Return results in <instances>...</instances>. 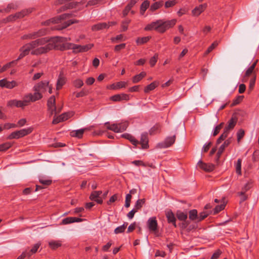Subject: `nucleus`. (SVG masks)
<instances>
[{
	"label": "nucleus",
	"instance_id": "f257e3e1",
	"mask_svg": "<svg viewBox=\"0 0 259 259\" xmlns=\"http://www.w3.org/2000/svg\"><path fill=\"white\" fill-rule=\"evenodd\" d=\"M47 38H41L23 46L19 50L20 54L16 60V62L27 55L31 50V54L35 55L48 52L50 50V48L53 47V46L52 44H47Z\"/></svg>",
	"mask_w": 259,
	"mask_h": 259
},
{
	"label": "nucleus",
	"instance_id": "f03ea898",
	"mask_svg": "<svg viewBox=\"0 0 259 259\" xmlns=\"http://www.w3.org/2000/svg\"><path fill=\"white\" fill-rule=\"evenodd\" d=\"M69 38L67 37H55L50 39L47 38V44H52L53 49H57L60 50H65L67 49H72L74 52L77 53L80 52H85L90 50L93 47V44H89L85 46L77 45L67 42Z\"/></svg>",
	"mask_w": 259,
	"mask_h": 259
},
{
	"label": "nucleus",
	"instance_id": "7ed1b4c3",
	"mask_svg": "<svg viewBox=\"0 0 259 259\" xmlns=\"http://www.w3.org/2000/svg\"><path fill=\"white\" fill-rule=\"evenodd\" d=\"M177 20L172 19L168 21L158 20L148 24L145 28L146 31L155 29L160 33H164L167 29L173 27L176 23Z\"/></svg>",
	"mask_w": 259,
	"mask_h": 259
},
{
	"label": "nucleus",
	"instance_id": "20e7f679",
	"mask_svg": "<svg viewBox=\"0 0 259 259\" xmlns=\"http://www.w3.org/2000/svg\"><path fill=\"white\" fill-rule=\"evenodd\" d=\"M257 61L258 60H256L249 67H248L245 71L242 78L243 82H246L248 79L250 78L249 88L250 90H252L253 89L256 80V71H257V69L255 68V66Z\"/></svg>",
	"mask_w": 259,
	"mask_h": 259
},
{
	"label": "nucleus",
	"instance_id": "39448f33",
	"mask_svg": "<svg viewBox=\"0 0 259 259\" xmlns=\"http://www.w3.org/2000/svg\"><path fill=\"white\" fill-rule=\"evenodd\" d=\"M68 15V14H65L59 16V17L49 20L44 22V25L50 26L51 25V24H60L54 27H52V28L61 30L75 22L72 20H69L67 22L63 21V20H65Z\"/></svg>",
	"mask_w": 259,
	"mask_h": 259
},
{
	"label": "nucleus",
	"instance_id": "423d86ee",
	"mask_svg": "<svg viewBox=\"0 0 259 259\" xmlns=\"http://www.w3.org/2000/svg\"><path fill=\"white\" fill-rule=\"evenodd\" d=\"M105 125L107 129L115 133H122L126 130L128 126V123L126 121H124L119 123L110 124L108 122H107L105 123Z\"/></svg>",
	"mask_w": 259,
	"mask_h": 259
},
{
	"label": "nucleus",
	"instance_id": "0eeeda50",
	"mask_svg": "<svg viewBox=\"0 0 259 259\" xmlns=\"http://www.w3.org/2000/svg\"><path fill=\"white\" fill-rule=\"evenodd\" d=\"M32 132L31 128L26 129H22L20 131H17L11 133V134L8 137L9 139H19L21 137H24Z\"/></svg>",
	"mask_w": 259,
	"mask_h": 259
},
{
	"label": "nucleus",
	"instance_id": "6e6552de",
	"mask_svg": "<svg viewBox=\"0 0 259 259\" xmlns=\"http://www.w3.org/2000/svg\"><path fill=\"white\" fill-rule=\"evenodd\" d=\"M176 137L173 136L172 137H167L165 139V141L159 143L157 144V146L160 148H166L171 145H172L175 142Z\"/></svg>",
	"mask_w": 259,
	"mask_h": 259
},
{
	"label": "nucleus",
	"instance_id": "1a4fd4ad",
	"mask_svg": "<svg viewBox=\"0 0 259 259\" xmlns=\"http://www.w3.org/2000/svg\"><path fill=\"white\" fill-rule=\"evenodd\" d=\"M73 112L64 113L59 116L56 117L55 116L54 118L52 121L53 124H57L60 122L65 121L68 119L70 117L73 115Z\"/></svg>",
	"mask_w": 259,
	"mask_h": 259
},
{
	"label": "nucleus",
	"instance_id": "9d476101",
	"mask_svg": "<svg viewBox=\"0 0 259 259\" xmlns=\"http://www.w3.org/2000/svg\"><path fill=\"white\" fill-rule=\"evenodd\" d=\"M49 85V83L47 80L42 81L37 85H35L33 88L34 90H37L41 93L46 92Z\"/></svg>",
	"mask_w": 259,
	"mask_h": 259
},
{
	"label": "nucleus",
	"instance_id": "9b49d317",
	"mask_svg": "<svg viewBox=\"0 0 259 259\" xmlns=\"http://www.w3.org/2000/svg\"><path fill=\"white\" fill-rule=\"evenodd\" d=\"M197 166L207 172H209L213 170L214 167V165L212 164H207L204 163L201 160L199 161L197 163Z\"/></svg>",
	"mask_w": 259,
	"mask_h": 259
},
{
	"label": "nucleus",
	"instance_id": "f8f14e48",
	"mask_svg": "<svg viewBox=\"0 0 259 259\" xmlns=\"http://www.w3.org/2000/svg\"><path fill=\"white\" fill-rule=\"evenodd\" d=\"M102 191H94L90 195V199L92 200L96 201L98 203L101 204L103 200L101 197Z\"/></svg>",
	"mask_w": 259,
	"mask_h": 259
},
{
	"label": "nucleus",
	"instance_id": "ddd939ff",
	"mask_svg": "<svg viewBox=\"0 0 259 259\" xmlns=\"http://www.w3.org/2000/svg\"><path fill=\"white\" fill-rule=\"evenodd\" d=\"M1 87H6L11 89L17 85V83L15 81H9L6 79L1 80Z\"/></svg>",
	"mask_w": 259,
	"mask_h": 259
},
{
	"label": "nucleus",
	"instance_id": "4468645a",
	"mask_svg": "<svg viewBox=\"0 0 259 259\" xmlns=\"http://www.w3.org/2000/svg\"><path fill=\"white\" fill-rule=\"evenodd\" d=\"M207 7V4H204L196 7L192 10V14L195 16H199L202 12H203Z\"/></svg>",
	"mask_w": 259,
	"mask_h": 259
},
{
	"label": "nucleus",
	"instance_id": "2eb2a0df",
	"mask_svg": "<svg viewBox=\"0 0 259 259\" xmlns=\"http://www.w3.org/2000/svg\"><path fill=\"white\" fill-rule=\"evenodd\" d=\"M148 226L149 229L155 232L157 230V223L155 218H150L148 221Z\"/></svg>",
	"mask_w": 259,
	"mask_h": 259
},
{
	"label": "nucleus",
	"instance_id": "dca6fc26",
	"mask_svg": "<svg viewBox=\"0 0 259 259\" xmlns=\"http://www.w3.org/2000/svg\"><path fill=\"white\" fill-rule=\"evenodd\" d=\"M22 103V109L27 106L30 102H32V94H27L24 96L22 100H20Z\"/></svg>",
	"mask_w": 259,
	"mask_h": 259
},
{
	"label": "nucleus",
	"instance_id": "f3484780",
	"mask_svg": "<svg viewBox=\"0 0 259 259\" xmlns=\"http://www.w3.org/2000/svg\"><path fill=\"white\" fill-rule=\"evenodd\" d=\"M82 219L76 218L69 217L63 219L62 221L61 224L66 225L74 222H80Z\"/></svg>",
	"mask_w": 259,
	"mask_h": 259
},
{
	"label": "nucleus",
	"instance_id": "a211bd4d",
	"mask_svg": "<svg viewBox=\"0 0 259 259\" xmlns=\"http://www.w3.org/2000/svg\"><path fill=\"white\" fill-rule=\"evenodd\" d=\"M140 143L141 144L142 148L146 149L148 147V139L147 134H143L141 135Z\"/></svg>",
	"mask_w": 259,
	"mask_h": 259
},
{
	"label": "nucleus",
	"instance_id": "6ab92c4d",
	"mask_svg": "<svg viewBox=\"0 0 259 259\" xmlns=\"http://www.w3.org/2000/svg\"><path fill=\"white\" fill-rule=\"evenodd\" d=\"M166 216L169 223H172L174 226L176 227V218L174 214L171 211H168L166 213Z\"/></svg>",
	"mask_w": 259,
	"mask_h": 259
},
{
	"label": "nucleus",
	"instance_id": "aec40b11",
	"mask_svg": "<svg viewBox=\"0 0 259 259\" xmlns=\"http://www.w3.org/2000/svg\"><path fill=\"white\" fill-rule=\"evenodd\" d=\"M47 106L48 109H52L55 110V108H57L55 104V96H51L48 101Z\"/></svg>",
	"mask_w": 259,
	"mask_h": 259
},
{
	"label": "nucleus",
	"instance_id": "412c9836",
	"mask_svg": "<svg viewBox=\"0 0 259 259\" xmlns=\"http://www.w3.org/2000/svg\"><path fill=\"white\" fill-rule=\"evenodd\" d=\"M231 143V139H229L225 141L224 143L221 146V147L219 148L218 152L217 153V155L218 156V158H219L223 152L224 149L226 147H227Z\"/></svg>",
	"mask_w": 259,
	"mask_h": 259
},
{
	"label": "nucleus",
	"instance_id": "4be33fe9",
	"mask_svg": "<svg viewBox=\"0 0 259 259\" xmlns=\"http://www.w3.org/2000/svg\"><path fill=\"white\" fill-rule=\"evenodd\" d=\"M237 122V118L235 117H232L228 122L227 125L226 126V130H227L229 132L230 130L233 129L235 126Z\"/></svg>",
	"mask_w": 259,
	"mask_h": 259
},
{
	"label": "nucleus",
	"instance_id": "5701e85b",
	"mask_svg": "<svg viewBox=\"0 0 259 259\" xmlns=\"http://www.w3.org/2000/svg\"><path fill=\"white\" fill-rule=\"evenodd\" d=\"M8 106L9 107L16 106L22 108V103L20 100H12L8 102Z\"/></svg>",
	"mask_w": 259,
	"mask_h": 259
},
{
	"label": "nucleus",
	"instance_id": "b1692460",
	"mask_svg": "<svg viewBox=\"0 0 259 259\" xmlns=\"http://www.w3.org/2000/svg\"><path fill=\"white\" fill-rule=\"evenodd\" d=\"M104 28H108V24L106 23H99L92 26V30L94 31L101 30Z\"/></svg>",
	"mask_w": 259,
	"mask_h": 259
},
{
	"label": "nucleus",
	"instance_id": "393cba45",
	"mask_svg": "<svg viewBox=\"0 0 259 259\" xmlns=\"http://www.w3.org/2000/svg\"><path fill=\"white\" fill-rule=\"evenodd\" d=\"M85 129H80L78 130L73 131L70 133V135L72 137H76L78 138H81L83 134Z\"/></svg>",
	"mask_w": 259,
	"mask_h": 259
},
{
	"label": "nucleus",
	"instance_id": "a878e982",
	"mask_svg": "<svg viewBox=\"0 0 259 259\" xmlns=\"http://www.w3.org/2000/svg\"><path fill=\"white\" fill-rule=\"evenodd\" d=\"M189 219L192 221L198 222V215L196 209H192L189 211Z\"/></svg>",
	"mask_w": 259,
	"mask_h": 259
},
{
	"label": "nucleus",
	"instance_id": "bb28decb",
	"mask_svg": "<svg viewBox=\"0 0 259 259\" xmlns=\"http://www.w3.org/2000/svg\"><path fill=\"white\" fill-rule=\"evenodd\" d=\"M126 84L127 83L125 82H118L116 84H111L109 88L113 90H117L121 88H125Z\"/></svg>",
	"mask_w": 259,
	"mask_h": 259
},
{
	"label": "nucleus",
	"instance_id": "cd10ccee",
	"mask_svg": "<svg viewBox=\"0 0 259 259\" xmlns=\"http://www.w3.org/2000/svg\"><path fill=\"white\" fill-rule=\"evenodd\" d=\"M105 1L104 0H92L88 2L86 6H98L104 4Z\"/></svg>",
	"mask_w": 259,
	"mask_h": 259
},
{
	"label": "nucleus",
	"instance_id": "c85d7f7f",
	"mask_svg": "<svg viewBox=\"0 0 259 259\" xmlns=\"http://www.w3.org/2000/svg\"><path fill=\"white\" fill-rule=\"evenodd\" d=\"M49 246L52 249H56L61 246V243L60 241H51L49 242Z\"/></svg>",
	"mask_w": 259,
	"mask_h": 259
},
{
	"label": "nucleus",
	"instance_id": "c756f323",
	"mask_svg": "<svg viewBox=\"0 0 259 259\" xmlns=\"http://www.w3.org/2000/svg\"><path fill=\"white\" fill-rule=\"evenodd\" d=\"M146 74L144 72H142L140 73L139 74H138L137 75H135L133 78V82L134 83H137L139 81H140L143 77H144L146 76Z\"/></svg>",
	"mask_w": 259,
	"mask_h": 259
},
{
	"label": "nucleus",
	"instance_id": "7c9ffc66",
	"mask_svg": "<svg viewBox=\"0 0 259 259\" xmlns=\"http://www.w3.org/2000/svg\"><path fill=\"white\" fill-rule=\"evenodd\" d=\"M35 93L32 94V102H35L40 99L42 97V93L38 91L34 90Z\"/></svg>",
	"mask_w": 259,
	"mask_h": 259
},
{
	"label": "nucleus",
	"instance_id": "2f4dec72",
	"mask_svg": "<svg viewBox=\"0 0 259 259\" xmlns=\"http://www.w3.org/2000/svg\"><path fill=\"white\" fill-rule=\"evenodd\" d=\"M122 137L128 139L133 145H136L139 144V142L134 139L131 135L128 134H124L122 135Z\"/></svg>",
	"mask_w": 259,
	"mask_h": 259
},
{
	"label": "nucleus",
	"instance_id": "473e14b6",
	"mask_svg": "<svg viewBox=\"0 0 259 259\" xmlns=\"http://www.w3.org/2000/svg\"><path fill=\"white\" fill-rule=\"evenodd\" d=\"M177 217L180 221H186L187 219V214L181 211H178L177 212Z\"/></svg>",
	"mask_w": 259,
	"mask_h": 259
},
{
	"label": "nucleus",
	"instance_id": "72a5a7b5",
	"mask_svg": "<svg viewBox=\"0 0 259 259\" xmlns=\"http://www.w3.org/2000/svg\"><path fill=\"white\" fill-rule=\"evenodd\" d=\"M65 78L62 76H59L57 82V85H56V89L57 90H60L62 87L63 85V84L65 83Z\"/></svg>",
	"mask_w": 259,
	"mask_h": 259
},
{
	"label": "nucleus",
	"instance_id": "f704fd0d",
	"mask_svg": "<svg viewBox=\"0 0 259 259\" xmlns=\"http://www.w3.org/2000/svg\"><path fill=\"white\" fill-rule=\"evenodd\" d=\"M157 85V84H156V82H153L151 84H149L148 85L145 87L144 89V92L146 93H148L150 91L155 89Z\"/></svg>",
	"mask_w": 259,
	"mask_h": 259
},
{
	"label": "nucleus",
	"instance_id": "c9c22d12",
	"mask_svg": "<svg viewBox=\"0 0 259 259\" xmlns=\"http://www.w3.org/2000/svg\"><path fill=\"white\" fill-rule=\"evenodd\" d=\"M127 223H124V224L122 225V226L118 227L114 230V233L118 234V233H120L124 232L125 228L127 227Z\"/></svg>",
	"mask_w": 259,
	"mask_h": 259
},
{
	"label": "nucleus",
	"instance_id": "e433bc0d",
	"mask_svg": "<svg viewBox=\"0 0 259 259\" xmlns=\"http://www.w3.org/2000/svg\"><path fill=\"white\" fill-rule=\"evenodd\" d=\"M22 13L21 12H19L18 13L15 14L13 15H11L9 17L8 20L9 21H14L16 20L17 19L21 18H23V15H22Z\"/></svg>",
	"mask_w": 259,
	"mask_h": 259
},
{
	"label": "nucleus",
	"instance_id": "4c0bfd02",
	"mask_svg": "<svg viewBox=\"0 0 259 259\" xmlns=\"http://www.w3.org/2000/svg\"><path fill=\"white\" fill-rule=\"evenodd\" d=\"M149 6V2L148 1H145L141 6V14L143 15L145 11Z\"/></svg>",
	"mask_w": 259,
	"mask_h": 259
},
{
	"label": "nucleus",
	"instance_id": "58836bf2",
	"mask_svg": "<svg viewBox=\"0 0 259 259\" xmlns=\"http://www.w3.org/2000/svg\"><path fill=\"white\" fill-rule=\"evenodd\" d=\"M226 205V202H225L224 200L222 201V204H221L220 205H217L214 209V214H217L219 212H220L221 210H223L225 208V206Z\"/></svg>",
	"mask_w": 259,
	"mask_h": 259
},
{
	"label": "nucleus",
	"instance_id": "ea45409f",
	"mask_svg": "<svg viewBox=\"0 0 259 259\" xmlns=\"http://www.w3.org/2000/svg\"><path fill=\"white\" fill-rule=\"evenodd\" d=\"M145 203V200L144 199H138L135 205L134 209L138 210L140 209L142 207L143 204Z\"/></svg>",
	"mask_w": 259,
	"mask_h": 259
},
{
	"label": "nucleus",
	"instance_id": "a19ab883",
	"mask_svg": "<svg viewBox=\"0 0 259 259\" xmlns=\"http://www.w3.org/2000/svg\"><path fill=\"white\" fill-rule=\"evenodd\" d=\"M12 146L11 143L9 142L5 143L0 145V151H5Z\"/></svg>",
	"mask_w": 259,
	"mask_h": 259
},
{
	"label": "nucleus",
	"instance_id": "79ce46f5",
	"mask_svg": "<svg viewBox=\"0 0 259 259\" xmlns=\"http://www.w3.org/2000/svg\"><path fill=\"white\" fill-rule=\"evenodd\" d=\"M241 159H239L236 165V170L239 175L241 174Z\"/></svg>",
	"mask_w": 259,
	"mask_h": 259
},
{
	"label": "nucleus",
	"instance_id": "37998d69",
	"mask_svg": "<svg viewBox=\"0 0 259 259\" xmlns=\"http://www.w3.org/2000/svg\"><path fill=\"white\" fill-rule=\"evenodd\" d=\"M44 34V32L43 31L35 32V33L29 34V35H28L27 36V37L29 38H30V39L35 38L38 36L42 35Z\"/></svg>",
	"mask_w": 259,
	"mask_h": 259
},
{
	"label": "nucleus",
	"instance_id": "c03bdc74",
	"mask_svg": "<svg viewBox=\"0 0 259 259\" xmlns=\"http://www.w3.org/2000/svg\"><path fill=\"white\" fill-rule=\"evenodd\" d=\"M150 38V36H147L142 38H138L137 40V43L138 44H143L147 42Z\"/></svg>",
	"mask_w": 259,
	"mask_h": 259
},
{
	"label": "nucleus",
	"instance_id": "a18cd8bd",
	"mask_svg": "<svg viewBox=\"0 0 259 259\" xmlns=\"http://www.w3.org/2000/svg\"><path fill=\"white\" fill-rule=\"evenodd\" d=\"M209 212L205 211H203L200 213L199 215H198V222H200L204 219L209 215Z\"/></svg>",
	"mask_w": 259,
	"mask_h": 259
},
{
	"label": "nucleus",
	"instance_id": "49530a36",
	"mask_svg": "<svg viewBox=\"0 0 259 259\" xmlns=\"http://www.w3.org/2000/svg\"><path fill=\"white\" fill-rule=\"evenodd\" d=\"M16 62V61H13L5 65H4L1 69H0V73H2L5 71H6L8 68L11 67V65L15 63Z\"/></svg>",
	"mask_w": 259,
	"mask_h": 259
},
{
	"label": "nucleus",
	"instance_id": "de8ad7c7",
	"mask_svg": "<svg viewBox=\"0 0 259 259\" xmlns=\"http://www.w3.org/2000/svg\"><path fill=\"white\" fill-rule=\"evenodd\" d=\"M218 42L214 41L207 50L206 52L205 53V55L208 54L210 52H211L218 45Z\"/></svg>",
	"mask_w": 259,
	"mask_h": 259
},
{
	"label": "nucleus",
	"instance_id": "09e8293b",
	"mask_svg": "<svg viewBox=\"0 0 259 259\" xmlns=\"http://www.w3.org/2000/svg\"><path fill=\"white\" fill-rule=\"evenodd\" d=\"M73 84L76 88H80L83 85V82L81 80L77 79L74 81Z\"/></svg>",
	"mask_w": 259,
	"mask_h": 259
},
{
	"label": "nucleus",
	"instance_id": "8fccbe9b",
	"mask_svg": "<svg viewBox=\"0 0 259 259\" xmlns=\"http://www.w3.org/2000/svg\"><path fill=\"white\" fill-rule=\"evenodd\" d=\"M176 4V1L175 0L167 1L165 3V7L166 8L171 7H173Z\"/></svg>",
	"mask_w": 259,
	"mask_h": 259
},
{
	"label": "nucleus",
	"instance_id": "3c124183",
	"mask_svg": "<svg viewBox=\"0 0 259 259\" xmlns=\"http://www.w3.org/2000/svg\"><path fill=\"white\" fill-rule=\"evenodd\" d=\"M158 58V55L155 54L153 57L150 60V64L152 66H153L156 63Z\"/></svg>",
	"mask_w": 259,
	"mask_h": 259
},
{
	"label": "nucleus",
	"instance_id": "603ef678",
	"mask_svg": "<svg viewBox=\"0 0 259 259\" xmlns=\"http://www.w3.org/2000/svg\"><path fill=\"white\" fill-rule=\"evenodd\" d=\"M244 135V131L240 129L237 133V141L239 142Z\"/></svg>",
	"mask_w": 259,
	"mask_h": 259
},
{
	"label": "nucleus",
	"instance_id": "864d4df0",
	"mask_svg": "<svg viewBox=\"0 0 259 259\" xmlns=\"http://www.w3.org/2000/svg\"><path fill=\"white\" fill-rule=\"evenodd\" d=\"M40 245V243H37L35 244V245H34V246H33L32 249L30 250V252L32 253H35L37 251V250L38 249V248L39 247Z\"/></svg>",
	"mask_w": 259,
	"mask_h": 259
},
{
	"label": "nucleus",
	"instance_id": "5fc2aeb1",
	"mask_svg": "<svg viewBox=\"0 0 259 259\" xmlns=\"http://www.w3.org/2000/svg\"><path fill=\"white\" fill-rule=\"evenodd\" d=\"M251 187V183L249 182L245 184V185L243 187L242 191H243L245 193V192H246L247 191L249 190V189Z\"/></svg>",
	"mask_w": 259,
	"mask_h": 259
},
{
	"label": "nucleus",
	"instance_id": "6e6d98bb",
	"mask_svg": "<svg viewBox=\"0 0 259 259\" xmlns=\"http://www.w3.org/2000/svg\"><path fill=\"white\" fill-rule=\"evenodd\" d=\"M39 182L41 184H42L44 185H45V186L49 185L52 183V181L51 180H43L42 179H39Z\"/></svg>",
	"mask_w": 259,
	"mask_h": 259
},
{
	"label": "nucleus",
	"instance_id": "4d7b16f0",
	"mask_svg": "<svg viewBox=\"0 0 259 259\" xmlns=\"http://www.w3.org/2000/svg\"><path fill=\"white\" fill-rule=\"evenodd\" d=\"M111 99L114 101H119L121 100V96L120 95H115L111 97Z\"/></svg>",
	"mask_w": 259,
	"mask_h": 259
},
{
	"label": "nucleus",
	"instance_id": "13d9d810",
	"mask_svg": "<svg viewBox=\"0 0 259 259\" xmlns=\"http://www.w3.org/2000/svg\"><path fill=\"white\" fill-rule=\"evenodd\" d=\"M137 209H133V210H132L131 211H130L128 214H127V217L130 219H132L133 218L135 213L137 212Z\"/></svg>",
	"mask_w": 259,
	"mask_h": 259
},
{
	"label": "nucleus",
	"instance_id": "bf43d9fd",
	"mask_svg": "<svg viewBox=\"0 0 259 259\" xmlns=\"http://www.w3.org/2000/svg\"><path fill=\"white\" fill-rule=\"evenodd\" d=\"M125 47V44H121L119 45H117L115 47L114 50L115 51L118 52L120 50L124 48Z\"/></svg>",
	"mask_w": 259,
	"mask_h": 259
},
{
	"label": "nucleus",
	"instance_id": "052dcab7",
	"mask_svg": "<svg viewBox=\"0 0 259 259\" xmlns=\"http://www.w3.org/2000/svg\"><path fill=\"white\" fill-rule=\"evenodd\" d=\"M239 195L241 196V202L245 201L247 198V196L245 194V193L243 191L240 192L239 193Z\"/></svg>",
	"mask_w": 259,
	"mask_h": 259
},
{
	"label": "nucleus",
	"instance_id": "680f3d73",
	"mask_svg": "<svg viewBox=\"0 0 259 259\" xmlns=\"http://www.w3.org/2000/svg\"><path fill=\"white\" fill-rule=\"evenodd\" d=\"M50 112V114L53 115L54 114L55 115L58 114L61 110V108L57 109L55 108V110H53L52 109H48Z\"/></svg>",
	"mask_w": 259,
	"mask_h": 259
},
{
	"label": "nucleus",
	"instance_id": "e2e57ef3",
	"mask_svg": "<svg viewBox=\"0 0 259 259\" xmlns=\"http://www.w3.org/2000/svg\"><path fill=\"white\" fill-rule=\"evenodd\" d=\"M246 89V86L244 84H241L239 87V92L240 94H242L244 92Z\"/></svg>",
	"mask_w": 259,
	"mask_h": 259
},
{
	"label": "nucleus",
	"instance_id": "0e129e2a",
	"mask_svg": "<svg viewBox=\"0 0 259 259\" xmlns=\"http://www.w3.org/2000/svg\"><path fill=\"white\" fill-rule=\"evenodd\" d=\"M16 126H17V125L16 124H12V123H6L4 125V128H8V129L13 128V127H15Z\"/></svg>",
	"mask_w": 259,
	"mask_h": 259
},
{
	"label": "nucleus",
	"instance_id": "69168bd1",
	"mask_svg": "<svg viewBox=\"0 0 259 259\" xmlns=\"http://www.w3.org/2000/svg\"><path fill=\"white\" fill-rule=\"evenodd\" d=\"M32 12V9H28L24 10L21 11L23 15V17H24L25 15H27L28 14L31 13Z\"/></svg>",
	"mask_w": 259,
	"mask_h": 259
},
{
	"label": "nucleus",
	"instance_id": "338daca9",
	"mask_svg": "<svg viewBox=\"0 0 259 259\" xmlns=\"http://www.w3.org/2000/svg\"><path fill=\"white\" fill-rule=\"evenodd\" d=\"M139 0H131L130 3L127 5V7H130L131 9Z\"/></svg>",
	"mask_w": 259,
	"mask_h": 259
},
{
	"label": "nucleus",
	"instance_id": "774afa93",
	"mask_svg": "<svg viewBox=\"0 0 259 259\" xmlns=\"http://www.w3.org/2000/svg\"><path fill=\"white\" fill-rule=\"evenodd\" d=\"M158 4L156 2L151 6L150 10L153 11L158 9Z\"/></svg>",
	"mask_w": 259,
	"mask_h": 259
}]
</instances>
